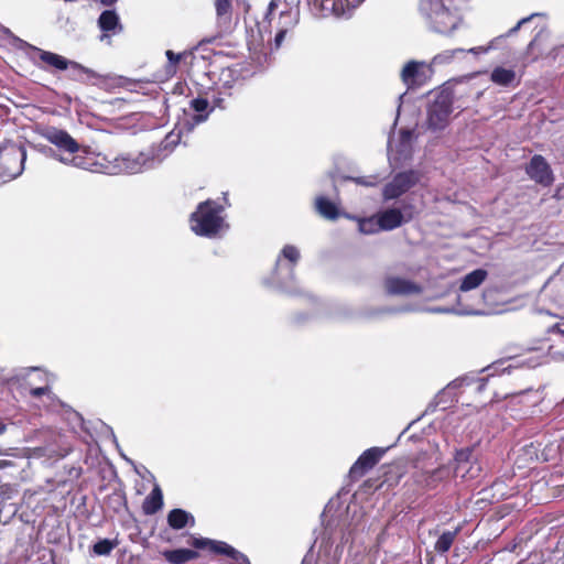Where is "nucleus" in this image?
<instances>
[{"mask_svg":"<svg viewBox=\"0 0 564 564\" xmlns=\"http://www.w3.org/2000/svg\"><path fill=\"white\" fill-rule=\"evenodd\" d=\"M37 132L54 145L55 150L44 144H32L35 150L46 155L50 154L68 166L88 171H94L97 166V162L88 148L79 144L66 130L54 126H45L40 128Z\"/></svg>","mask_w":564,"mask_h":564,"instance_id":"f257e3e1","label":"nucleus"},{"mask_svg":"<svg viewBox=\"0 0 564 564\" xmlns=\"http://www.w3.org/2000/svg\"><path fill=\"white\" fill-rule=\"evenodd\" d=\"M223 213L224 206L217 202H200L189 216L191 230L199 237H216L226 226Z\"/></svg>","mask_w":564,"mask_h":564,"instance_id":"f03ea898","label":"nucleus"},{"mask_svg":"<svg viewBox=\"0 0 564 564\" xmlns=\"http://www.w3.org/2000/svg\"><path fill=\"white\" fill-rule=\"evenodd\" d=\"M26 151L22 144L4 141L0 144V174L8 180L21 175L24 170Z\"/></svg>","mask_w":564,"mask_h":564,"instance_id":"7ed1b4c3","label":"nucleus"},{"mask_svg":"<svg viewBox=\"0 0 564 564\" xmlns=\"http://www.w3.org/2000/svg\"><path fill=\"white\" fill-rule=\"evenodd\" d=\"M454 97L449 90L440 91L427 108V127L432 130H443L449 122L453 111Z\"/></svg>","mask_w":564,"mask_h":564,"instance_id":"20e7f679","label":"nucleus"},{"mask_svg":"<svg viewBox=\"0 0 564 564\" xmlns=\"http://www.w3.org/2000/svg\"><path fill=\"white\" fill-rule=\"evenodd\" d=\"M421 180V173L415 170H408L397 173L392 180L387 183L382 191L384 200L399 198L412 187H414Z\"/></svg>","mask_w":564,"mask_h":564,"instance_id":"39448f33","label":"nucleus"},{"mask_svg":"<svg viewBox=\"0 0 564 564\" xmlns=\"http://www.w3.org/2000/svg\"><path fill=\"white\" fill-rule=\"evenodd\" d=\"M524 171L530 180L542 187H550L555 181L551 165L541 154H534L525 164Z\"/></svg>","mask_w":564,"mask_h":564,"instance_id":"423d86ee","label":"nucleus"},{"mask_svg":"<svg viewBox=\"0 0 564 564\" xmlns=\"http://www.w3.org/2000/svg\"><path fill=\"white\" fill-rule=\"evenodd\" d=\"M384 453L386 448L382 447H370L366 449L349 469L348 478L350 482L359 481L380 462Z\"/></svg>","mask_w":564,"mask_h":564,"instance_id":"0eeeda50","label":"nucleus"},{"mask_svg":"<svg viewBox=\"0 0 564 564\" xmlns=\"http://www.w3.org/2000/svg\"><path fill=\"white\" fill-rule=\"evenodd\" d=\"M401 79L408 89L423 86L427 80L424 63L415 61L406 63L401 72Z\"/></svg>","mask_w":564,"mask_h":564,"instance_id":"6e6552de","label":"nucleus"},{"mask_svg":"<svg viewBox=\"0 0 564 564\" xmlns=\"http://www.w3.org/2000/svg\"><path fill=\"white\" fill-rule=\"evenodd\" d=\"M299 23V15L296 12H293L291 9L282 11L279 14L278 20L275 21L274 28L276 30L274 36V47H281L285 36L289 33H292L295 26Z\"/></svg>","mask_w":564,"mask_h":564,"instance_id":"1a4fd4ad","label":"nucleus"},{"mask_svg":"<svg viewBox=\"0 0 564 564\" xmlns=\"http://www.w3.org/2000/svg\"><path fill=\"white\" fill-rule=\"evenodd\" d=\"M187 544L196 550H208L212 553L226 555L228 557L238 554V551L228 543L207 538H195L191 535L187 540Z\"/></svg>","mask_w":564,"mask_h":564,"instance_id":"9d476101","label":"nucleus"},{"mask_svg":"<svg viewBox=\"0 0 564 564\" xmlns=\"http://www.w3.org/2000/svg\"><path fill=\"white\" fill-rule=\"evenodd\" d=\"M448 477V469L437 467L429 471H416L413 474L414 481L424 490H433Z\"/></svg>","mask_w":564,"mask_h":564,"instance_id":"9b49d317","label":"nucleus"},{"mask_svg":"<svg viewBox=\"0 0 564 564\" xmlns=\"http://www.w3.org/2000/svg\"><path fill=\"white\" fill-rule=\"evenodd\" d=\"M384 289L389 295H411L422 292V288L419 284L399 276L387 278L384 280Z\"/></svg>","mask_w":564,"mask_h":564,"instance_id":"f8f14e48","label":"nucleus"},{"mask_svg":"<svg viewBox=\"0 0 564 564\" xmlns=\"http://www.w3.org/2000/svg\"><path fill=\"white\" fill-rule=\"evenodd\" d=\"M217 26L223 33H230L234 29L231 0H214Z\"/></svg>","mask_w":564,"mask_h":564,"instance_id":"ddd939ff","label":"nucleus"},{"mask_svg":"<svg viewBox=\"0 0 564 564\" xmlns=\"http://www.w3.org/2000/svg\"><path fill=\"white\" fill-rule=\"evenodd\" d=\"M434 29L440 33H447L456 28V17L444 6L434 10L431 15Z\"/></svg>","mask_w":564,"mask_h":564,"instance_id":"4468645a","label":"nucleus"},{"mask_svg":"<svg viewBox=\"0 0 564 564\" xmlns=\"http://www.w3.org/2000/svg\"><path fill=\"white\" fill-rule=\"evenodd\" d=\"M411 219V216L404 220L403 214L398 208H388L377 215V226L381 230H393L400 227L404 221Z\"/></svg>","mask_w":564,"mask_h":564,"instance_id":"2eb2a0df","label":"nucleus"},{"mask_svg":"<svg viewBox=\"0 0 564 564\" xmlns=\"http://www.w3.org/2000/svg\"><path fill=\"white\" fill-rule=\"evenodd\" d=\"M546 37H547V33L544 31V29H540L535 33L534 37L528 44V47H527V51L524 54V59L528 63H534L544 56L545 50H546L544 42H545Z\"/></svg>","mask_w":564,"mask_h":564,"instance_id":"dca6fc26","label":"nucleus"},{"mask_svg":"<svg viewBox=\"0 0 564 564\" xmlns=\"http://www.w3.org/2000/svg\"><path fill=\"white\" fill-rule=\"evenodd\" d=\"M161 555L170 564H186L199 557L196 549L164 550Z\"/></svg>","mask_w":564,"mask_h":564,"instance_id":"f3484780","label":"nucleus"},{"mask_svg":"<svg viewBox=\"0 0 564 564\" xmlns=\"http://www.w3.org/2000/svg\"><path fill=\"white\" fill-rule=\"evenodd\" d=\"M166 521L169 527L173 530H182L187 525H195V518L193 514L180 508L172 509L167 513Z\"/></svg>","mask_w":564,"mask_h":564,"instance_id":"a211bd4d","label":"nucleus"},{"mask_svg":"<svg viewBox=\"0 0 564 564\" xmlns=\"http://www.w3.org/2000/svg\"><path fill=\"white\" fill-rule=\"evenodd\" d=\"M163 492L159 485H154L151 492L144 498L142 511L145 516H152L163 508Z\"/></svg>","mask_w":564,"mask_h":564,"instance_id":"6ab92c4d","label":"nucleus"},{"mask_svg":"<svg viewBox=\"0 0 564 564\" xmlns=\"http://www.w3.org/2000/svg\"><path fill=\"white\" fill-rule=\"evenodd\" d=\"M68 69L70 79L83 84H89L94 79H98L100 77L95 70L74 61H69Z\"/></svg>","mask_w":564,"mask_h":564,"instance_id":"aec40b11","label":"nucleus"},{"mask_svg":"<svg viewBox=\"0 0 564 564\" xmlns=\"http://www.w3.org/2000/svg\"><path fill=\"white\" fill-rule=\"evenodd\" d=\"M23 468L12 459H0V480L19 481L22 479Z\"/></svg>","mask_w":564,"mask_h":564,"instance_id":"412c9836","label":"nucleus"},{"mask_svg":"<svg viewBox=\"0 0 564 564\" xmlns=\"http://www.w3.org/2000/svg\"><path fill=\"white\" fill-rule=\"evenodd\" d=\"M460 531L462 525H457L452 531H444L434 543V551L438 554L447 553L451 550L453 543L455 542Z\"/></svg>","mask_w":564,"mask_h":564,"instance_id":"4be33fe9","label":"nucleus"},{"mask_svg":"<svg viewBox=\"0 0 564 564\" xmlns=\"http://www.w3.org/2000/svg\"><path fill=\"white\" fill-rule=\"evenodd\" d=\"M39 58L43 64L58 70H66L69 66L67 58L50 51L39 50Z\"/></svg>","mask_w":564,"mask_h":564,"instance_id":"5701e85b","label":"nucleus"},{"mask_svg":"<svg viewBox=\"0 0 564 564\" xmlns=\"http://www.w3.org/2000/svg\"><path fill=\"white\" fill-rule=\"evenodd\" d=\"M98 26L102 32L106 33H113L116 29H122L119 21V17L113 10H105L101 12V14L98 18Z\"/></svg>","mask_w":564,"mask_h":564,"instance_id":"b1692460","label":"nucleus"},{"mask_svg":"<svg viewBox=\"0 0 564 564\" xmlns=\"http://www.w3.org/2000/svg\"><path fill=\"white\" fill-rule=\"evenodd\" d=\"M315 207L319 215L329 220H335L339 217V209L335 203L324 196H318L315 199Z\"/></svg>","mask_w":564,"mask_h":564,"instance_id":"393cba45","label":"nucleus"},{"mask_svg":"<svg viewBox=\"0 0 564 564\" xmlns=\"http://www.w3.org/2000/svg\"><path fill=\"white\" fill-rule=\"evenodd\" d=\"M488 273L484 269H476L464 276L459 290L467 292L478 288L487 278Z\"/></svg>","mask_w":564,"mask_h":564,"instance_id":"a878e982","label":"nucleus"},{"mask_svg":"<svg viewBox=\"0 0 564 564\" xmlns=\"http://www.w3.org/2000/svg\"><path fill=\"white\" fill-rule=\"evenodd\" d=\"M516 72L513 69L498 66L492 69L490 80L499 86H510L516 80Z\"/></svg>","mask_w":564,"mask_h":564,"instance_id":"bb28decb","label":"nucleus"},{"mask_svg":"<svg viewBox=\"0 0 564 564\" xmlns=\"http://www.w3.org/2000/svg\"><path fill=\"white\" fill-rule=\"evenodd\" d=\"M534 17V14L528 17V18H523L521 19L513 28H511L506 34L503 35H500V36H497L496 39H494L492 41H490V43L486 46H477V47H473V48H469L468 52L469 53H473V54H476V55H479V54H486L488 53L490 50H492L495 47V43L502 39V37H506V36H510L512 34H514L523 24H525L527 22H529L532 18Z\"/></svg>","mask_w":564,"mask_h":564,"instance_id":"cd10ccee","label":"nucleus"},{"mask_svg":"<svg viewBox=\"0 0 564 564\" xmlns=\"http://www.w3.org/2000/svg\"><path fill=\"white\" fill-rule=\"evenodd\" d=\"M531 392V389H525L517 393H507L503 395V399H510V404L512 405L533 406L538 404V400H529L528 397Z\"/></svg>","mask_w":564,"mask_h":564,"instance_id":"c85d7f7f","label":"nucleus"},{"mask_svg":"<svg viewBox=\"0 0 564 564\" xmlns=\"http://www.w3.org/2000/svg\"><path fill=\"white\" fill-rule=\"evenodd\" d=\"M307 3L315 14L322 17H326L335 7V0H307Z\"/></svg>","mask_w":564,"mask_h":564,"instance_id":"c756f323","label":"nucleus"},{"mask_svg":"<svg viewBox=\"0 0 564 564\" xmlns=\"http://www.w3.org/2000/svg\"><path fill=\"white\" fill-rule=\"evenodd\" d=\"M235 89L234 86L230 87H224L221 90L218 91L217 96L213 99V108L217 107L220 109L227 108V98L232 97L236 93H238V89L232 91Z\"/></svg>","mask_w":564,"mask_h":564,"instance_id":"7c9ffc66","label":"nucleus"},{"mask_svg":"<svg viewBox=\"0 0 564 564\" xmlns=\"http://www.w3.org/2000/svg\"><path fill=\"white\" fill-rule=\"evenodd\" d=\"M116 545V541L102 539L93 545V553L98 556L109 555Z\"/></svg>","mask_w":564,"mask_h":564,"instance_id":"2f4dec72","label":"nucleus"},{"mask_svg":"<svg viewBox=\"0 0 564 564\" xmlns=\"http://www.w3.org/2000/svg\"><path fill=\"white\" fill-rule=\"evenodd\" d=\"M42 381L44 384L41 387H30L29 393L32 398L36 399V398H41L43 395L50 397L52 394V388L50 384V379H48L47 373L43 375Z\"/></svg>","mask_w":564,"mask_h":564,"instance_id":"473e14b6","label":"nucleus"},{"mask_svg":"<svg viewBox=\"0 0 564 564\" xmlns=\"http://www.w3.org/2000/svg\"><path fill=\"white\" fill-rule=\"evenodd\" d=\"M189 106L195 112L198 113L199 120H204L207 118V115H208L207 110L209 107V102L206 98H202V97L195 98V99L191 100Z\"/></svg>","mask_w":564,"mask_h":564,"instance_id":"72a5a7b5","label":"nucleus"},{"mask_svg":"<svg viewBox=\"0 0 564 564\" xmlns=\"http://www.w3.org/2000/svg\"><path fill=\"white\" fill-rule=\"evenodd\" d=\"M18 481L0 480V497L3 499H11L18 494Z\"/></svg>","mask_w":564,"mask_h":564,"instance_id":"f704fd0d","label":"nucleus"},{"mask_svg":"<svg viewBox=\"0 0 564 564\" xmlns=\"http://www.w3.org/2000/svg\"><path fill=\"white\" fill-rule=\"evenodd\" d=\"M282 254L285 259L295 264L300 259V252L296 247L292 245H286L282 249Z\"/></svg>","mask_w":564,"mask_h":564,"instance_id":"c9c22d12","label":"nucleus"},{"mask_svg":"<svg viewBox=\"0 0 564 564\" xmlns=\"http://www.w3.org/2000/svg\"><path fill=\"white\" fill-rule=\"evenodd\" d=\"M471 456V449H462L457 452L455 459L457 462V469H460L463 467V464L467 463L469 460V457Z\"/></svg>","mask_w":564,"mask_h":564,"instance_id":"e433bc0d","label":"nucleus"},{"mask_svg":"<svg viewBox=\"0 0 564 564\" xmlns=\"http://www.w3.org/2000/svg\"><path fill=\"white\" fill-rule=\"evenodd\" d=\"M376 225H377V223L375 224L372 218L362 219L359 223V229L361 232L371 234V232L377 231V229H375Z\"/></svg>","mask_w":564,"mask_h":564,"instance_id":"4c0bfd02","label":"nucleus"},{"mask_svg":"<svg viewBox=\"0 0 564 564\" xmlns=\"http://www.w3.org/2000/svg\"><path fill=\"white\" fill-rule=\"evenodd\" d=\"M116 161L121 162L117 164L119 172H129L133 169V163L127 158L116 159Z\"/></svg>","mask_w":564,"mask_h":564,"instance_id":"58836bf2","label":"nucleus"},{"mask_svg":"<svg viewBox=\"0 0 564 564\" xmlns=\"http://www.w3.org/2000/svg\"><path fill=\"white\" fill-rule=\"evenodd\" d=\"M165 55H166V57H167L169 62H170L173 66H175L176 64H178V63H180V61H181V58H182V55H181V54H176V53H174V52H173V51H171V50H167V51H166V53H165Z\"/></svg>","mask_w":564,"mask_h":564,"instance_id":"ea45409f","label":"nucleus"},{"mask_svg":"<svg viewBox=\"0 0 564 564\" xmlns=\"http://www.w3.org/2000/svg\"><path fill=\"white\" fill-rule=\"evenodd\" d=\"M230 558L234 561L232 564H250L248 557L239 551L237 555H232Z\"/></svg>","mask_w":564,"mask_h":564,"instance_id":"a19ab883","label":"nucleus"},{"mask_svg":"<svg viewBox=\"0 0 564 564\" xmlns=\"http://www.w3.org/2000/svg\"><path fill=\"white\" fill-rule=\"evenodd\" d=\"M278 4L274 0H271L269 6H268V10H267V13L264 15V20H268L269 22H271L272 18L271 15L273 14V11L276 9Z\"/></svg>","mask_w":564,"mask_h":564,"instance_id":"79ce46f5","label":"nucleus"},{"mask_svg":"<svg viewBox=\"0 0 564 564\" xmlns=\"http://www.w3.org/2000/svg\"><path fill=\"white\" fill-rule=\"evenodd\" d=\"M488 380L489 378H480L477 380V387H476V391L477 392H481L482 390H485L487 383H488Z\"/></svg>","mask_w":564,"mask_h":564,"instance_id":"37998d69","label":"nucleus"},{"mask_svg":"<svg viewBox=\"0 0 564 564\" xmlns=\"http://www.w3.org/2000/svg\"><path fill=\"white\" fill-rule=\"evenodd\" d=\"M118 0H100V3L106 6V7H111L113 6Z\"/></svg>","mask_w":564,"mask_h":564,"instance_id":"c03bdc74","label":"nucleus"},{"mask_svg":"<svg viewBox=\"0 0 564 564\" xmlns=\"http://www.w3.org/2000/svg\"><path fill=\"white\" fill-rule=\"evenodd\" d=\"M6 430H7L6 423L2 420H0V435L3 434L6 432Z\"/></svg>","mask_w":564,"mask_h":564,"instance_id":"a18cd8bd","label":"nucleus"},{"mask_svg":"<svg viewBox=\"0 0 564 564\" xmlns=\"http://www.w3.org/2000/svg\"><path fill=\"white\" fill-rule=\"evenodd\" d=\"M356 183L362 184V185H372V183H368V182L364 181L362 177L356 178Z\"/></svg>","mask_w":564,"mask_h":564,"instance_id":"49530a36","label":"nucleus"},{"mask_svg":"<svg viewBox=\"0 0 564 564\" xmlns=\"http://www.w3.org/2000/svg\"><path fill=\"white\" fill-rule=\"evenodd\" d=\"M457 52H465V50L457 48V50L451 51V56H454V54L457 53Z\"/></svg>","mask_w":564,"mask_h":564,"instance_id":"de8ad7c7","label":"nucleus"},{"mask_svg":"<svg viewBox=\"0 0 564 564\" xmlns=\"http://www.w3.org/2000/svg\"><path fill=\"white\" fill-rule=\"evenodd\" d=\"M369 482H370V480H369V479H368V480H366V481H365V484H364V486H365V487H366V486H370V484H369Z\"/></svg>","mask_w":564,"mask_h":564,"instance_id":"09e8293b","label":"nucleus"},{"mask_svg":"<svg viewBox=\"0 0 564 564\" xmlns=\"http://www.w3.org/2000/svg\"><path fill=\"white\" fill-rule=\"evenodd\" d=\"M560 50H564V45Z\"/></svg>","mask_w":564,"mask_h":564,"instance_id":"8fccbe9b","label":"nucleus"}]
</instances>
